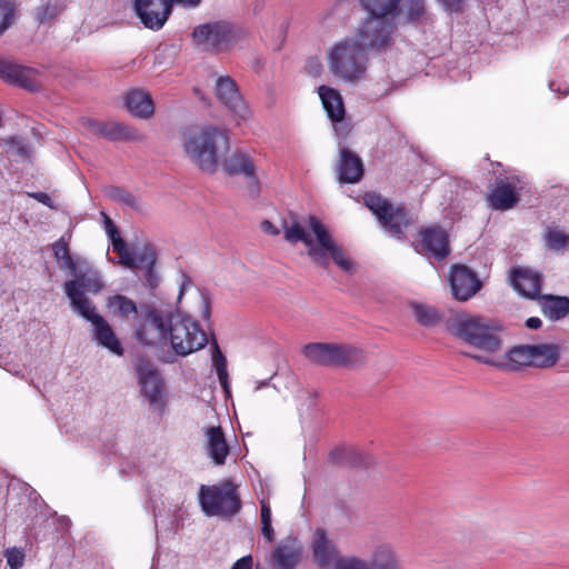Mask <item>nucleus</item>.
<instances>
[{
  "label": "nucleus",
  "mask_w": 569,
  "mask_h": 569,
  "mask_svg": "<svg viewBox=\"0 0 569 569\" xmlns=\"http://www.w3.org/2000/svg\"><path fill=\"white\" fill-rule=\"evenodd\" d=\"M136 339L146 346L170 342L179 356H188L207 345V335L190 316L167 315L154 308L142 310Z\"/></svg>",
  "instance_id": "f257e3e1"
},
{
  "label": "nucleus",
  "mask_w": 569,
  "mask_h": 569,
  "mask_svg": "<svg viewBox=\"0 0 569 569\" xmlns=\"http://www.w3.org/2000/svg\"><path fill=\"white\" fill-rule=\"evenodd\" d=\"M283 233L284 240L290 243L302 242L307 256L316 266L327 268L333 262L346 273L356 270L355 261L317 217L292 218L290 222L283 223Z\"/></svg>",
  "instance_id": "f03ea898"
},
{
  "label": "nucleus",
  "mask_w": 569,
  "mask_h": 569,
  "mask_svg": "<svg viewBox=\"0 0 569 569\" xmlns=\"http://www.w3.org/2000/svg\"><path fill=\"white\" fill-rule=\"evenodd\" d=\"M181 148L198 169L213 173L231 149L230 132L209 122L190 124L182 130Z\"/></svg>",
  "instance_id": "7ed1b4c3"
},
{
  "label": "nucleus",
  "mask_w": 569,
  "mask_h": 569,
  "mask_svg": "<svg viewBox=\"0 0 569 569\" xmlns=\"http://www.w3.org/2000/svg\"><path fill=\"white\" fill-rule=\"evenodd\" d=\"M451 330L456 337L479 352L469 356L481 362L480 357H496L502 350V327L495 320L478 316H458Z\"/></svg>",
  "instance_id": "20e7f679"
},
{
  "label": "nucleus",
  "mask_w": 569,
  "mask_h": 569,
  "mask_svg": "<svg viewBox=\"0 0 569 569\" xmlns=\"http://www.w3.org/2000/svg\"><path fill=\"white\" fill-rule=\"evenodd\" d=\"M387 46H369L361 38L360 31L353 38H346L335 43L328 51V68L338 79L358 82L367 73L368 50H380Z\"/></svg>",
  "instance_id": "39448f33"
},
{
  "label": "nucleus",
  "mask_w": 569,
  "mask_h": 569,
  "mask_svg": "<svg viewBox=\"0 0 569 569\" xmlns=\"http://www.w3.org/2000/svg\"><path fill=\"white\" fill-rule=\"evenodd\" d=\"M368 19L360 27V36L369 46H389L393 31L395 12L400 0H360Z\"/></svg>",
  "instance_id": "423d86ee"
},
{
  "label": "nucleus",
  "mask_w": 569,
  "mask_h": 569,
  "mask_svg": "<svg viewBox=\"0 0 569 569\" xmlns=\"http://www.w3.org/2000/svg\"><path fill=\"white\" fill-rule=\"evenodd\" d=\"M199 502L208 517L230 518L241 508L237 487L230 481L214 486L202 485L199 489Z\"/></svg>",
  "instance_id": "0eeeda50"
},
{
  "label": "nucleus",
  "mask_w": 569,
  "mask_h": 569,
  "mask_svg": "<svg viewBox=\"0 0 569 569\" xmlns=\"http://www.w3.org/2000/svg\"><path fill=\"white\" fill-rule=\"evenodd\" d=\"M302 353L310 362L327 367H355L365 361L363 351L351 345L308 343Z\"/></svg>",
  "instance_id": "6e6552de"
},
{
  "label": "nucleus",
  "mask_w": 569,
  "mask_h": 569,
  "mask_svg": "<svg viewBox=\"0 0 569 569\" xmlns=\"http://www.w3.org/2000/svg\"><path fill=\"white\" fill-rule=\"evenodd\" d=\"M365 203L377 217L387 233L398 239L403 237V230L410 224V218L403 208L393 207L387 199L377 193L366 194Z\"/></svg>",
  "instance_id": "1a4fd4ad"
},
{
  "label": "nucleus",
  "mask_w": 569,
  "mask_h": 569,
  "mask_svg": "<svg viewBox=\"0 0 569 569\" xmlns=\"http://www.w3.org/2000/svg\"><path fill=\"white\" fill-rule=\"evenodd\" d=\"M69 288L70 295L74 297L73 300L80 308V316L92 325L93 339L97 343L113 355L122 356L123 347L110 323L96 311L91 301L82 300L72 292V283L69 284Z\"/></svg>",
  "instance_id": "9d476101"
},
{
  "label": "nucleus",
  "mask_w": 569,
  "mask_h": 569,
  "mask_svg": "<svg viewBox=\"0 0 569 569\" xmlns=\"http://www.w3.org/2000/svg\"><path fill=\"white\" fill-rule=\"evenodd\" d=\"M109 238L111 239L113 252L119 257V263L133 270L151 271L156 262V253L150 244L136 243L129 247L116 230L109 232Z\"/></svg>",
  "instance_id": "9b49d317"
},
{
  "label": "nucleus",
  "mask_w": 569,
  "mask_h": 569,
  "mask_svg": "<svg viewBox=\"0 0 569 569\" xmlns=\"http://www.w3.org/2000/svg\"><path fill=\"white\" fill-rule=\"evenodd\" d=\"M71 276L74 277V279L64 283V292L69 298L73 310L80 315V308L74 302V297L70 295L69 284L72 283V292L76 293V296H79L82 300L91 301L86 297L84 292H99L103 288V282L100 273L92 269L87 261L86 264H79V267H77V273Z\"/></svg>",
  "instance_id": "f8f14e48"
},
{
  "label": "nucleus",
  "mask_w": 569,
  "mask_h": 569,
  "mask_svg": "<svg viewBox=\"0 0 569 569\" xmlns=\"http://www.w3.org/2000/svg\"><path fill=\"white\" fill-rule=\"evenodd\" d=\"M0 78L28 91H37L42 86V78L38 70L2 57H0Z\"/></svg>",
  "instance_id": "ddd939ff"
},
{
  "label": "nucleus",
  "mask_w": 569,
  "mask_h": 569,
  "mask_svg": "<svg viewBox=\"0 0 569 569\" xmlns=\"http://www.w3.org/2000/svg\"><path fill=\"white\" fill-rule=\"evenodd\" d=\"M192 38L204 50H222L231 42L232 31L226 22L206 23L193 30Z\"/></svg>",
  "instance_id": "4468645a"
},
{
  "label": "nucleus",
  "mask_w": 569,
  "mask_h": 569,
  "mask_svg": "<svg viewBox=\"0 0 569 569\" xmlns=\"http://www.w3.org/2000/svg\"><path fill=\"white\" fill-rule=\"evenodd\" d=\"M133 7L141 23L151 30H160L171 14L170 0H134Z\"/></svg>",
  "instance_id": "2eb2a0df"
},
{
  "label": "nucleus",
  "mask_w": 569,
  "mask_h": 569,
  "mask_svg": "<svg viewBox=\"0 0 569 569\" xmlns=\"http://www.w3.org/2000/svg\"><path fill=\"white\" fill-rule=\"evenodd\" d=\"M416 250L428 258L443 259L450 252L447 232L439 227H429L419 234Z\"/></svg>",
  "instance_id": "dca6fc26"
},
{
  "label": "nucleus",
  "mask_w": 569,
  "mask_h": 569,
  "mask_svg": "<svg viewBox=\"0 0 569 569\" xmlns=\"http://www.w3.org/2000/svg\"><path fill=\"white\" fill-rule=\"evenodd\" d=\"M449 282L453 297L460 301L470 299L481 288V281L478 276L466 266H453Z\"/></svg>",
  "instance_id": "f3484780"
},
{
  "label": "nucleus",
  "mask_w": 569,
  "mask_h": 569,
  "mask_svg": "<svg viewBox=\"0 0 569 569\" xmlns=\"http://www.w3.org/2000/svg\"><path fill=\"white\" fill-rule=\"evenodd\" d=\"M532 355L530 345H520L511 348L508 352L496 357H480L481 363L492 366L495 368L516 371L523 367H532Z\"/></svg>",
  "instance_id": "a211bd4d"
},
{
  "label": "nucleus",
  "mask_w": 569,
  "mask_h": 569,
  "mask_svg": "<svg viewBox=\"0 0 569 569\" xmlns=\"http://www.w3.org/2000/svg\"><path fill=\"white\" fill-rule=\"evenodd\" d=\"M137 373L141 392L154 408L163 406L162 383L158 371L147 361L141 360L137 365Z\"/></svg>",
  "instance_id": "6ab92c4d"
},
{
  "label": "nucleus",
  "mask_w": 569,
  "mask_h": 569,
  "mask_svg": "<svg viewBox=\"0 0 569 569\" xmlns=\"http://www.w3.org/2000/svg\"><path fill=\"white\" fill-rule=\"evenodd\" d=\"M204 448L208 457L217 466H222L230 453L224 432L220 426H208L203 428Z\"/></svg>",
  "instance_id": "aec40b11"
},
{
  "label": "nucleus",
  "mask_w": 569,
  "mask_h": 569,
  "mask_svg": "<svg viewBox=\"0 0 569 569\" xmlns=\"http://www.w3.org/2000/svg\"><path fill=\"white\" fill-rule=\"evenodd\" d=\"M520 177H508L506 181L497 184L489 196L490 206L497 210H508L518 202V190L522 188Z\"/></svg>",
  "instance_id": "412c9836"
},
{
  "label": "nucleus",
  "mask_w": 569,
  "mask_h": 569,
  "mask_svg": "<svg viewBox=\"0 0 569 569\" xmlns=\"http://www.w3.org/2000/svg\"><path fill=\"white\" fill-rule=\"evenodd\" d=\"M302 557V543L291 537L283 539L271 553V560L279 569H295Z\"/></svg>",
  "instance_id": "4be33fe9"
},
{
  "label": "nucleus",
  "mask_w": 569,
  "mask_h": 569,
  "mask_svg": "<svg viewBox=\"0 0 569 569\" xmlns=\"http://www.w3.org/2000/svg\"><path fill=\"white\" fill-rule=\"evenodd\" d=\"M313 561L321 568L332 569L340 558L339 551L323 529H317L311 542Z\"/></svg>",
  "instance_id": "5701e85b"
},
{
  "label": "nucleus",
  "mask_w": 569,
  "mask_h": 569,
  "mask_svg": "<svg viewBox=\"0 0 569 569\" xmlns=\"http://www.w3.org/2000/svg\"><path fill=\"white\" fill-rule=\"evenodd\" d=\"M337 171L340 181L355 183L363 176V164L356 153L345 147H340Z\"/></svg>",
  "instance_id": "b1692460"
},
{
  "label": "nucleus",
  "mask_w": 569,
  "mask_h": 569,
  "mask_svg": "<svg viewBox=\"0 0 569 569\" xmlns=\"http://www.w3.org/2000/svg\"><path fill=\"white\" fill-rule=\"evenodd\" d=\"M106 305L110 313L114 317L129 319L131 316H133V336L136 337V325L141 321L142 310L147 309L148 307L143 306L138 309L137 303L123 295H113L108 297Z\"/></svg>",
  "instance_id": "393cba45"
},
{
  "label": "nucleus",
  "mask_w": 569,
  "mask_h": 569,
  "mask_svg": "<svg viewBox=\"0 0 569 569\" xmlns=\"http://www.w3.org/2000/svg\"><path fill=\"white\" fill-rule=\"evenodd\" d=\"M511 283L516 291L526 298H536L540 293V276L532 270L518 268L511 273Z\"/></svg>",
  "instance_id": "a878e982"
},
{
  "label": "nucleus",
  "mask_w": 569,
  "mask_h": 569,
  "mask_svg": "<svg viewBox=\"0 0 569 569\" xmlns=\"http://www.w3.org/2000/svg\"><path fill=\"white\" fill-rule=\"evenodd\" d=\"M220 166H222L229 174H241L249 180L256 181V166L250 157L242 150H236L228 158L226 156Z\"/></svg>",
  "instance_id": "bb28decb"
},
{
  "label": "nucleus",
  "mask_w": 569,
  "mask_h": 569,
  "mask_svg": "<svg viewBox=\"0 0 569 569\" xmlns=\"http://www.w3.org/2000/svg\"><path fill=\"white\" fill-rule=\"evenodd\" d=\"M180 278L181 283L178 296V302L182 303V297L184 296V293L190 292L191 297L193 298L197 305V309L190 308V312L204 320H208L210 318V305L208 298L199 289L194 288L191 280L184 273H181Z\"/></svg>",
  "instance_id": "cd10ccee"
},
{
  "label": "nucleus",
  "mask_w": 569,
  "mask_h": 569,
  "mask_svg": "<svg viewBox=\"0 0 569 569\" xmlns=\"http://www.w3.org/2000/svg\"><path fill=\"white\" fill-rule=\"evenodd\" d=\"M367 569H400L393 547L389 543L378 545L371 552Z\"/></svg>",
  "instance_id": "c85d7f7f"
},
{
  "label": "nucleus",
  "mask_w": 569,
  "mask_h": 569,
  "mask_svg": "<svg viewBox=\"0 0 569 569\" xmlns=\"http://www.w3.org/2000/svg\"><path fill=\"white\" fill-rule=\"evenodd\" d=\"M532 367L549 368L559 359L560 348L556 343L530 345Z\"/></svg>",
  "instance_id": "c756f323"
},
{
  "label": "nucleus",
  "mask_w": 569,
  "mask_h": 569,
  "mask_svg": "<svg viewBox=\"0 0 569 569\" xmlns=\"http://www.w3.org/2000/svg\"><path fill=\"white\" fill-rule=\"evenodd\" d=\"M214 90L218 101L226 107H237L242 103L236 82L228 76L217 79Z\"/></svg>",
  "instance_id": "7c9ffc66"
},
{
  "label": "nucleus",
  "mask_w": 569,
  "mask_h": 569,
  "mask_svg": "<svg viewBox=\"0 0 569 569\" xmlns=\"http://www.w3.org/2000/svg\"><path fill=\"white\" fill-rule=\"evenodd\" d=\"M52 249L60 268L67 269L70 274L77 273V267H79V264H86L84 259L80 257L73 258L70 254L68 242L63 238L56 241Z\"/></svg>",
  "instance_id": "2f4dec72"
},
{
  "label": "nucleus",
  "mask_w": 569,
  "mask_h": 569,
  "mask_svg": "<svg viewBox=\"0 0 569 569\" xmlns=\"http://www.w3.org/2000/svg\"><path fill=\"white\" fill-rule=\"evenodd\" d=\"M542 312L550 320H559L569 315V298L548 296L541 301Z\"/></svg>",
  "instance_id": "473e14b6"
},
{
  "label": "nucleus",
  "mask_w": 569,
  "mask_h": 569,
  "mask_svg": "<svg viewBox=\"0 0 569 569\" xmlns=\"http://www.w3.org/2000/svg\"><path fill=\"white\" fill-rule=\"evenodd\" d=\"M92 127L97 133L110 140H124L132 136L129 127L114 121L92 122Z\"/></svg>",
  "instance_id": "72a5a7b5"
},
{
  "label": "nucleus",
  "mask_w": 569,
  "mask_h": 569,
  "mask_svg": "<svg viewBox=\"0 0 569 569\" xmlns=\"http://www.w3.org/2000/svg\"><path fill=\"white\" fill-rule=\"evenodd\" d=\"M326 111L336 134L346 137L352 129V124L346 116V109H326Z\"/></svg>",
  "instance_id": "f704fd0d"
},
{
  "label": "nucleus",
  "mask_w": 569,
  "mask_h": 569,
  "mask_svg": "<svg viewBox=\"0 0 569 569\" xmlns=\"http://www.w3.org/2000/svg\"><path fill=\"white\" fill-rule=\"evenodd\" d=\"M412 311L417 321L422 326H435L440 321V313L433 307L413 303Z\"/></svg>",
  "instance_id": "c9c22d12"
},
{
  "label": "nucleus",
  "mask_w": 569,
  "mask_h": 569,
  "mask_svg": "<svg viewBox=\"0 0 569 569\" xmlns=\"http://www.w3.org/2000/svg\"><path fill=\"white\" fill-rule=\"evenodd\" d=\"M212 367L214 368L221 387L228 391L229 379L227 371V360L219 349L218 345L214 343L212 351Z\"/></svg>",
  "instance_id": "e433bc0d"
},
{
  "label": "nucleus",
  "mask_w": 569,
  "mask_h": 569,
  "mask_svg": "<svg viewBox=\"0 0 569 569\" xmlns=\"http://www.w3.org/2000/svg\"><path fill=\"white\" fill-rule=\"evenodd\" d=\"M545 241L550 250H565L569 246V234L558 228H549L545 233Z\"/></svg>",
  "instance_id": "4c0bfd02"
},
{
  "label": "nucleus",
  "mask_w": 569,
  "mask_h": 569,
  "mask_svg": "<svg viewBox=\"0 0 569 569\" xmlns=\"http://www.w3.org/2000/svg\"><path fill=\"white\" fill-rule=\"evenodd\" d=\"M152 99L148 91L132 89L124 96V107H152Z\"/></svg>",
  "instance_id": "58836bf2"
},
{
  "label": "nucleus",
  "mask_w": 569,
  "mask_h": 569,
  "mask_svg": "<svg viewBox=\"0 0 569 569\" xmlns=\"http://www.w3.org/2000/svg\"><path fill=\"white\" fill-rule=\"evenodd\" d=\"M62 6L57 1L48 2L37 8L36 18L41 23L50 22L62 11Z\"/></svg>",
  "instance_id": "ea45409f"
},
{
  "label": "nucleus",
  "mask_w": 569,
  "mask_h": 569,
  "mask_svg": "<svg viewBox=\"0 0 569 569\" xmlns=\"http://www.w3.org/2000/svg\"><path fill=\"white\" fill-rule=\"evenodd\" d=\"M318 93L322 107H343V101L338 90L327 86H320Z\"/></svg>",
  "instance_id": "a19ab883"
},
{
  "label": "nucleus",
  "mask_w": 569,
  "mask_h": 569,
  "mask_svg": "<svg viewBox=\"0 0 569 569\" xmlns=\"http://www.w3.org/2000/svg\"><path fill=\"white\" fill-rule=\"evenodd\" d=\"M16 7L11 0H0V36L12 24Z\"/></svg>",
  "instance_id": "79ce46f5"
},
{
  "label": "nucleus",
  "mask_w": 569,
  "mask_h": 569,
  "mask_svg": "<svg viewBox=\"0 0 569 569\" xmlns=\"http://www.w3.org/2000/svg\"><path fill=\"white\" fill-rule=\"evenodd\" d=\"M401 10L405 11L408 20H416L425 12L423 0H401Z\"/></svg>",
  "instance_id": "37998d69"
},
{
  "label": "nucleus",
  "mask_w": 569,
  "mask_h": 569,
  "mask_svg": "<svg viewBox=\"0 0 569 569\" xmlns=\"http://www.w3.org/2000/svg\"><path fill=\"white\" fill-rule=\"evenodd\" d=\"M107 196L120 203L127 204L129 207H136L137 206V199L133 194L130 192L122 190L117 187H110L107 189Z\"/></svg>",
  "instance_id": "c03bdc74"
},
{
  "label": "nucleus",
  "mask_w": 569,
  "mask_h": 569,
  "mask_svg": "<svg viewBox=\"0 0 569 569\" xmlns=\"http://www.w3.org/2000/svg\"><path fill=\"white\" fill-rule=\"evenodd\" d=\"M4 557L10 569H20L24 562V553L21 549L10 548L6 550Z\"/></svg>",
  "instance_id": "a18cd8bd"
},
{
  "label": "nucleus",
  "mask_w": 569,
  "mask_h": 569,
  "mask_svg": "<svg viewBox=\"0 0 569 569\" xmlns=\"http://www.w3.org/2000/svg\"><path fill=\"white\" fill-rule=\"evenodd\" d=\"M6 146L8 152H12L20 157H28L30 151L28 144L17 138L6 140Z\"/></svg>",
  "instance_id": "49530a36"
},
{
  "label": "nucleus",
  "mask_w": 569,
  "mask_h": 569,
  "mask_svg": "<svg viewBox=\"0 0 569 569\" xmlns=\"http://www.w3.org/2000/svg\"><path fill=\"white\" fill-rule=\"evenodd\" d=\"M332 569H367V562L357 558H339Z\"/></svg>",
  "instance_id": "de8ad7c7"
},
{
  "label": "nucleus",
  "mask_w": 569,
  "mask_h": 569,
  "mask_svg": "<svg viewBox=\"0 0 569 569\" xmlns=\"http://www.w3.org/2000/svg\"><path fill=\"white\" fill-rule=\"evenodd\" d=\"M253 560L251 556H244L238 559L231 569H252Z\"/></svg>",
  "instance_id": "09e8293b"
},
{
  "label": "nucleus",
  "mask_w": 569,
  "mask_h": 569,
  "mask_svg": "<svg viewBox=\"0 0 569 569\" xmlns=\"http://www.w3.org/2000/svg\"><path fill=\"white\" fill-rule=\"evenodd\" d=\"M129 111L133 118L147 120L153 116L154 109H129Z\"/></svg>",
  "instance_id": "8fccbe9b"
},
{
  "label": "nucleus",
  "mask_w": 569,
  "mask_h": 569,
  "mask_svg": "<svg viewBox=\"0 0 569 569\" xmlns=\"http://www.w3.org/2000/svg\"><path fill=\"white\" fill-rule=\"evenodd\" d=\"M241 112H236L233 114L236 126L240 127L244 124L249 118L251 117L250 109H239Z\"/></svg>",
  "instance_id": "3c124183"
},
{
  "label": "nucleus",
  "mask_w": 569,
  "mask_h": 569,
  "mask_svg": "<svg viewBox=\"0 0 569 569\" xmlns=\"http://www.w3.org/2000/svg\"><path fill=\"white\" fill-rule=\"evenodd\" d=\"M260 505H261V515H260L261 523L262 522H271L270 505L268 503V501L266 499H261Z\"/></svg>",
  "instance_id": "603ef678"
},
{
  "label": "nucleus",
  "mask_w": 569,
  "mask_h": 569,
  "mask_svg": "<svg viewBox=\"0 0 569 569\" xmlns=\"http://www.w3.org/2000/svg\"><path fill=\"white\" fill-rule=\"evenodd\" d=\"M261 532L268 542H271L274 539V531L271 526V522H262Z\"/></svg>",
  "instance_id": "864d4df0"
},
{
  "label": "nucleus",
  "mask_w": 569,
  "mask_h": 569,
  "mask_svg": "<svg viewBox=\"0 0 569 569\" xmlns=\"http://www.w3.org/2000/svg\"><path fill=\"white\" fill-rule=\"evenodd\" d=\"M442 2L450 12H458L462 8L463 0H442Z\"/></svg>",
  "instance_id": "5fc2aeb1"
},
{
  "label": "nucleus",
  "mask_w": 569,
  "mask_h": 569,
  "mask_svg": "<svg viewBox=\"0 0 569 569\" xmlns=\"http://www.w3.org/2000/svg\"><path fill=\"white\" fill-rule=\"evenodd\" d=\"M261 229L263 232L270 236H277L280 232L279 229L269 220H264L261 222Z\"/></svg>",
  "instance_id": "6e6d98bb"
},
{
  "label": "nucleus",
  "mask_w": 569,
  "mask_h": 569,
  "mask_svg": "<svg viewBox=\"0 0 569 569\" xmlns=\"http://www.w3.org/2000/svg\"><path fill=\"white\" fill-rule=\"evenodd\" d=\"M171 3L176 2L184 8H196L201 3V0H170Z\"/></svg>",
  "instance_id": "4d7b16f0"
},
{
  "label": "nucleus",
  "mask_w": 569,
  "mask_h": 569,
  "mask_svg": "<svg viewBox=\"0 0 569 569\" xmlns=\"http://www.w3.org/2000/svg\"><path fill=\"white\" fill-rule=\"evenodd\" d=\"M32 197L38 200L39 202L46 204V206H51L50 202H51V198L46 193V192H37V193H33Z\"/></svg>",
  "instance_id": "13d9d810"
},
{
  "label": "nucleus",
  "mask_w": 569,
  "mask_h": 569,
  "mask_svg": "<svg viewBox=\"0 0 569 569\" xmlns=\"http://www.w3.org/2000/svg\"><path fill=\"white\" fill-rule=\"evenodd\" d=\"M542 325V321L537 317H531L526 321V326L530 329H538Z\"/></svg>",
  "instance_id": "bf43d9fd"
},
{
  "label": "nucleus",
  "mask_w": 569,
  "mask_h": 569,
  "mask_svg": "<svg viewBox=\"0 0 569 569\" xmlns=\"http://www.w3.org/2000/svg\"><path fill=\"white\" fill-rule=\"evenodd\" d=\"M111 230H116V231H117V229H116V227L112 224L111 220H110V219H107V233L109 234V232H110Z\"/></svg>",
  "instance_id": "052dcab7"
},
{
  "label": "nucleus",
  "mask_w": 569,
  "mask_h": 569,
  "mask_svg": "<svg viewBox=\"0 0 569 569\" xmlns=\"http://www.w3.org/2000/svg\"><path fill=\"white\" fill-rule=\"evenodd\" d=\"M312 64H316V70H315L316 72L321 68V66H320V63H319L318 61H313V60H311V61L309 62V66H312Z\"/></svg>",
  "instance_id": "680f3d73"
},
{
  "label": "nucleus",
  "mask_w": 569,
  "mask_h": 569,
  "mask_svg": "<svg viewBox=\"0 0 569 569\" xmlns=\"http://www.w3.org/2000/svg\"><path fill=\"white\" fill-rule=\"evenodd\" d=\"M266 385H267L266 381H263V382H256L254 391L259 390L261 387H263Z\"/></svg>",
  "instance_id": "e2e57ef3"
}]
</instances>
